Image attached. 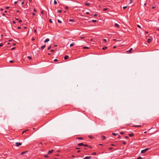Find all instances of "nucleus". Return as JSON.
<instances>
[{"mask_svg":"<svg viewBox=\"0 0 159 159\" xmlns=\"http://www.w3.org/2000/svg\"><path fill=\"white\" fill-rule=\"evenodd\" d=\"M149 149V148H147L144 150H142L141 151V153H144L146 152Z\"/></svg>","mask_w":159,"mask_h":159,"instance_id":"nucleus-1","label":"nucleus"},{"mask_svg":"<svg viewBox=\"0 0 159 159\" xmlns=\"http://www.w3.org/2000/svg\"><path fill=\"white\" fill-rule=\"evenodd\" d=\"M15 143V145L16 147H18L22 144V143L20 142H16Z\"/></svg>","mask_w":159,"mask_h":159,"instance_id":"nucleus-2","label":"nucleus"},{"mask_svg":"<svg viewBox=\"0 0 159 159\" xmlns=\"http://www.w3.org/2000/svg\"><path fill=\"white\" fill-rule=\"evenodd\" d=\"M54 151V150L52 149L49 150L48 153V154H49L51 153H52Z\"/></svg>","mask_w":159,"mask_h":159,"instance_id":"nucleus-3","label":"nucleus"},{"mask_svg":"<svg viewBox=\"0 0 159 159\" xmlns=\"http://www.w3.org/2000/svg\"><path fill=\"white\" fill-rule=\"evenodd\" d=\"M133 48H130L129 50L126 51V52L127 53H130L133 50Z\"/></svg>","mask_w":159,"mask_h":159,"instance_id":"nucleus-4","label":"nucleus"},{"mask_svg":"<svg viewBox=\"0 0 159 159\" xmlns=\"http://www.w3.org/2000/svg\"><path fill=\"white\" fill-rule=\"evenodd\" d=\"M115 26L117 28H119L120 27L119 25L117 23H115Z\"/></svg>","mask_w":159,"mask_h":159,"instance_id":"nucleus-5","label":"nucleus"},{"mask_svg":"<svg viewBox=\"0 0 159 159\" xmlns=\"http://www.w3.org/2000/svg\"><path fill=\"white\" fill-rule=\"evenodd\" d=\"M91 158V156H89V157L86 156V157H84L83 159H90Z\"/></svg>","mask_w":159,"mask_h":159,"instance_id":"nucleus-6","label":"nucleus"},{"mask_svg":"<svg viewBox=\"0 0 159 159\" xmlns=\"http://www.w3.org/2000/svg\"><path fill=\"white\" fill-rule=\"evenodd\" d=\"M106 138V137L105 136H103V135H102V136H101V139L102 140H105Z\"/></svg>","mask_w":159,"mask_h":159,"instance_id":"nucleus-7","label":"nucleus"},{"mask_svg":"<svg viewBox=\"0 0 159 159\" xmlns=\"http://www.w3.org/2000/svg\"><path fill=\"white\" fill-rule=\"evenodd\" d=\"M46 47L45 45H43L41 46V49L42 50H43V49L44 48Z\"/></svg>","mask_w":159,"mask_h":159,"instance_id":"nucleus-8","label":"nucleus"},{"mask_svg":"<svg viewBox=\"0 0 159 159\" xmlns=\"http://www.w3.org/2000/svg\"><path fill=\"white\" fill-rule=\"evenodd\" d=\"M152 40L151 39H148V40H147V42L148 43H151V41H152Z\"/></svg>","mask_w":159,"mask_h":159,"instance_id":"nucleus-9","label":"nucleus"},{"mask_svg":"<svg viewBox=\"0 0 159 159\" xmlns=\"http://www.w3.org/2000/svg\"><path fill=\"white\" fill-rule=\"evenodd\" d=\"M49 41V39H46L44 41V43H46L48 42Z\"/></svg>","mask_w":159,"mask_h":159,"instance_id":"nucleus-10","label":"nucleus"},{"mask_svg":"<svg viewBox=\"0 0 159 159\" xmlns=\"http://www.w3.org/2000/svg\"><path fill=\"white\" fill-rule=\"evenodd\" d=\"M69 57V56H68V55H66L64 57V59H65V60H67Z\"/></svg>","mask_w":159,"mask_h":159,"instance_id":"nucleus-11","label":"nucleus"},{"mask_svg":"<svg viewBox=\"0 0 159 159\" xmlns=\"http://www.w3.org/2000/svg\"><path fill=\"white\" fill-rule=\"evenodd\" d=\"M78 145L79 146H82L84 145V144L83 143H78Z\"/></svg>","mask_w":159,"mask_h":159,"instance_id":"nucleus-12","label":"nucleus"},{"mask_svg":"<svg viewBox=\"0 0 159 159\" xmlns=\"http://www.w3.org/2000/svg\"><path fill=\"white\" fill-rule=\"evenodd\" d=\"M28 151H25L24 152H22L21 153V155H23L26 152H27Z\"/></svg>","mask_w":159,"mask_h":159,"instance_id":"nucleus-13","label":"nucleus"},{"mask_svg":"<svg viewBox=\"0 0 159 159\" xmlns=\"http://www.w3.org/2000/svg\"><path fill=\"white\" fill-rule=\"evenodd\" d=\"M129 137H132L134 135V134L133 133L129 134Z\"/></svg>","mask_w":159,"mask_h":159,"instance_id":"nucleus-14","label":"nucleus"},{"mask_svg":"<svg viewBox=\"0 0 159 159\" xmlns=\"http://www.w3.org/2000/svg\"><path fill=\"white\" fill-rule=\"evenodd\" d=\"M88 137L90 139H93V137L92 135H89Z\"/></svg>","mask_w":159,"mask_h":159,"instance_id":"nucleus-15","label":"nucleus"},{"mask_svg":"<svg viewBox=\"0 0 159 159\" xmlns=\"http://www.w3.org/2000/svg\"><path fill=\"white\" fill-rule=\"evenodd\" d=\"M44 157L45 158H48L49 157V156L46 155H44Z\"/></svg>","mask_w":159,"mask_h":159,"instance_id":"nucleus-16","label":"nucleus"},{"mask_svg":"<svg viewBox=\"0 0 159 159\" xmlns=\"http://www.w3.org/2000/svg\"><path fill=\"white\" fill-rule=\"evenodd\" d=\"M133 126L134 127H141V125H134Z\"/></svg>","mask_w":159,"mask_h":159,"instance_id":"nucleus-17","label":"nucleus"},{"mask_svg":"<svg viewBox=\"0 0 159 159\" xmlns=\"http://www.w3.org/2000/svg\"><path fill=\"white\" fill-rule=\"evenodd\" d=\"M90 3H86L85 4V5H86V6H89L90 5Z\"/></svg>","mask_w":159,"mask_h":159,"instance_id":"nucleus-18","label":"nucleus"},{"mask_svg":"<svg viewBox=\"0 0 159 159\" xmlns=\"http://www.w3.org/2000/svg\"><path fill=\"white\" fill-rule=\"evenodd\" d=\"M77 139H80V140H83V138L82 137H77Z\"/></svg>","mask_w":159,"mask_h":159,"instance_id":"nucleus-19","label":"nucleus"},{"mask_svg":"<svg viewBox=\"0 0 159 159\" xmlns=\"http://www.w3.org/2000/svg\"><path fill=\"white\" fill-rule=\"evenodd\" d=\"M74 45H75V44H74V43H72L71 44H70V47H71L73 46Z\"/></svg>","mask_w":159,"mask_h":159,"instance_id":"nucleus-20","label":"nucleus"},{"mask_svg":"<svg viewBox=\"0 0 159 159\" xmlns=\"http://www.w3.org/2000/svg\"><path fill=\"white\" fill-rule=\"evenodd\" d=\"M107 48V47H104L102 48V49L103 50H106Z\"/></svg>","mask_w":159,"mask_h":159,"instance_id":"nucleus-21","label":"nucleus"},{"mask_svg":"<svg viewBox=\"0 0 159 159\" xmlns=\"http://www.w3.org/2000/svg\"><path fill=\"white\" fill-rule=\"evenodd\" d=\"M83 49H89V48L88 47H83Z\"/></svg>","mask_w":159,"mask_h":159,"instance_id":"nucleus-22","label":"nucleus"},{"mask_svg":"<svg viewBox=\"0 0 159 159\" xmlns=\"http://www.w3.org/2000/svg\"><path fill=\"white\" fill-rule=\"evenodd\" d=\"M91 154L93 155H96V153L95 152H93Z\"/></svg>","mask_w":159,"mask_h":159,"instance_id":"nucleus-23","label":"nucleus"},{"mask_svg":"<svg viewBox=\"0 0 159 159\" xmlns=\"http://www.w3.org/2000/svg\"><path fill=\"white\" fill-rule=\"evenodd\" d=\"M28 130H25L23 131L22 132V134H23L24 133H25V132H26Z\"/></svg>","mask_w":159,"mask_h":159,"instance_id":"nucleus-24","label":"nucleus"},{"mask_svg":"<svg viewBox=\"0 0 159 159\" xmlns=\"http://www.w3.org/2000/svg\"><path fill=\"white\" fill-rule=\"evenodd\" d=\"M61 12H62L61 10H58L57 11V13H61Z\"/></svg>","mask_w":159,"mask_h":159,"instance_id":"nucleus-25","label":"nucleus"},{"mask_svg":"<svg viewBox=\"0 0 159 159\" xmlns=\"http://www.w3.org/2000/svg\"><path fill=\"white\" fill-rule=\"evenodd\" d=\"M57 22L59 23H61V20H57Z\"/></svg>","mask_w":159,"mask_h":159,"instance_id":"nucleus-26","label":"nucleus"},{"mask_svg":"<svg viewBox=\"0 0 159 159\" xmlns=\"http://www.w3.org/2000/svg\"><path fill=\"white\" fill-rule=\"evenodd\" d=\"M133 0H130L129 3L131 4V3H132L133 2Z\"/></svg>","mask_w":159,"mask_h":159,"instance_id":"nucleus-27","label":"nucleus"},{"mask_svg":"<svg viewBox=\"0 0 159 159\" xmlns=\"http://www.w3.org/2000/svg\"><path fill=\"white\" fill-rule=\"evenodd\" d=\"M54 4H57V2L56 1V0H54Z\"/></svg>","mask_w":159,"mask_h":159,"instance_id":"nucleus-28","label":"nucleus"},{"mask_svg":"<svg viewBox=\"0 0 159 159\" xmlns=\"http://www.w3.org/2000/svg\"><path fill=\"white\" fill-rule=\"evenodd\" d=\"M27 57L29 60H30L31 59V57L30 56H28Z\"/></svg>","mask_w":159,"mask_h":159,"instance_id":"nucleus-29","label":"nucleus"},{"mask_svg":"<svg viewBox=\"0 0 159 159\" xmlns=\"http://www.w3.org/2000/svg\"><path fill=\"white\" fill-rule=\"evenodd\" d=\"M49 22H50V23H52V20L51 19H50L49 20Z\"/></svg>","mask_w":159,"mask_h":159,"instance_id":"nucleus-30","label":"nucleus"},{"mask_svg":"<svg viewBox=\"0 0 159 159\" xmlns=\"http://www.w3.org/2000/svg\"><path fill=\"white\" fill-rule=\"evenodd\" d=\"M92 22H97V20H92Z\"/></svg>","mask_w":159,"mask_h":159,"instance_id":"nucleus-31","label":"nucleus"},{"mask_svg":"<svg viewBox=\"0 0 159 159\" xmlns=\"http://www.w3.org/2000/svg\"><path fill=\"white\" fill-rule=\"evenodd\" d=\"M112 135H114V136H116L117 135V134L116 133H112Z\"/></svg>","mask_w":159,"mask_h":159,"instance_id":"nucleus-32","label":"nucleus"},{"mask_svg":"<svg viewBox=\"0 0 159 159\" xmlns=\"http://www.w3.org/2000/svg\"><path fill=\"white\" fill-rule=\"evenodd\" d=\"M69 21H75V20L74 19H70Z\"/></svg>","mask_w":159,"mask_h":159,"instance_id":"nucleus-33","label":"nucleus"},{"mask_svg":"<svg viewBox=\"0 0 159 159\" xmlns=\"http://www.w3.org/2000/svg\"><path fill=\"white\" fill-rule=\"evenodd\" d=\"M137 26L139 28H141V26L139 25H137Z\"/></svg>","mask_w":159,"mask_h":159,"instance_id":"nucleus-34","label":"nucleus"},{"mask_svg":"<svg viewBox=\"0 0 159 159\" xmlns=\"http://www.w3.org/2000/svg\"><path fill=\"white\" fill-rule=\"evenodd\" d=\"M11 63H12L13 62H14V61H13V60H11V61H9Z\"/></svg>","mask_w":159,"mask_h":159,"instance_id":"nucleus-35","label":"nucleus"},{"mask_svg":"<svg viewBox=\"0 0 159 159\" xmlns=\"http://www.w3.org/2000/svg\"><path fill=\"white\" fill-rule=\"evenodd\" d=\"M65 9H68V7L67 6H66L65 7Z\"/></svg>","mask_w":159,"mask_h":159,"instance_id":"nucleus-36","label":"nucleus"},{"mask_svg":"<svg viewBox=\"0 0 159 159\" xmlns=\"http://www.w3.org/2000/svg\"><path fill=\"white\" fill-rule=\"evenodd\" d=\"M137 159H142V158L141 157H138Z\"/></svg>","mask_w":159,"mask_h":159,"instance_id":"nucleus-37","label":"nucleus"},{"mask_svg":"<svg viewBox=\"0 0 159 159\" xmlns=\"http://www.w3.org/2000/svg\"><path fill=\"white\" fill-rule=\"evenodd\" d=\"M83 146H84V147H88V145L87 144H84V145H83Z\"/></svg>","mask_w":159,"mask_h":159,"instance_id":"nucleus-38","label":"nucleus"},{"mask_svg":"<svg viewBox=\"0 0 159 159\" xmlns=\"http://www.w3.org/2000/svg\"><path fill=\"white\" fill-rule=\"evenodd\" d=\"M51 48V46H50L49 47H48V50H49Z\"/></svg>","mask_w":159,"mask_h":159,"instance_id":"nucleus-39","label":"nucleus"},{"mask_svg":"<svg viewBox=\"0 0 159 159\" xmlns=\"http://www.w3.org/2000/svg\"><path fill=\"white\" fill-rule=\"evenodd\" d=\"M3 45V44L2 43H0V48L2 47Z\"/></svg>","mask_w":159,"mask_h":159,"instance_id":"nucleus-40","label":"nucleus"},{"mask_svg":"<svg viewBox=\"0 0 159 159\" xmlns=\"http://www.w3.org/2000/svg\"><path fill=\"white\" fill-rule=\"evenodd\" d=\"M86 14L87 15H89L90 14V13L89 12H86Z\"/></svg>","mask_w":159,"mask_h":159,"instance_id":"nucleus-41","label":"nucleus"},{"mask_svg":"<svg viewBox=\"0 0 159 159\" xmlns=\"http://www.w3.org/2000/svg\"><path fill=\"white\" fill-rule=\"evenodd\" d=\"M107 10V8H105L103 9L104 11H106Z\"/></svg>","mask_w":159,"mask_h":159,"instance_id":"nucleus-42","label":"nucleus"},{"mask_svg":"<svg viewBox=\"0 0 159 159\" xmlns=\"http://www.w3.org/2000/svg\"><path fill=\"white\" fill-rule=\"evenodd\" d=\"M2 16H5V14L4 13H2Z\"/></svg>","mask_w":159,"mask_h":159,"instance_id":"nucleus-43","label":"nucleus"},{"mask_svg":"<svg viewBox=\"0 0 159 159\" xmlns=\"http://www.w3.org/2000/svg\"><path fill=\"white\" fill-rule=\"evenodd\" d=\"M120 133L121 134H124V133L123 132H120Z\"/></svg>","mask_w":159,"mask_h":159,"instance_id":"nucleus-44","label":"nucleus"},{"mask_svg":"<svg viewBox=\"0 0 159 159\" xmlns=\"http://www.w3.org/2000/svg\"><path fill=\"white\" fill-rule=\"evenodd\" d=\"M97 15H97V14H94V16H97Z\"/></svg>","mask_w":159,"mask_h":159,"instance_id":"nucleus-45","label":"nucleus"},{"mask_svg":"<svg viewBox=\"0 0 159 159\" xmlns=\"http://www.w3.org/2000/svg\"><path fill=\"white\" fill-rule=\"evenodd\" d=\"M54 61H57L58 60L57 59H55Z\"/></svg>","mask_w":159,"mask_h":159,"instance_id":"nucleus-46","label":"nucleus"},{"mask_svg":"<svg viewBox=\"0 0 159 159\" xmlns=\"http://www.w3.org/2000/svg\"><path fill=\"white\" fill-rule=\"evenodd\" d=\"M19 22L20 23H21L22 22V21L21 20H19Z\"/></svg>","mask_w":159,"mask_h":159,"instance_id":"nucleus-47","label":"nucleus"},{"mask_svg":"<svg viewBox=\"0 0 159 159\" xmlns=\"http://www.w3.org/2000/svg\"><path fill=\"white\" fill-rule=\"evenodd\" d=\"M17 28L18 29H21V27H20V26H18V27H17Z\"/></svg>","mask_w":159,"mask_h":159,"instance_id":"nucleus-48","label":"nucleus"},{"mask_svg":"<svg viewBox=\"0 0 159 159\" xmlns=\"http://www.w3.org/2000/svg\"><path fill=\"white\" fill-rule=\"evenodd\" d=\"M126 143L125 142V141H123V144H125Z\"/></svg>","mask_w":159,"mask_h":159,"instance_id":"nucleus-49","label":"nucleus"},{"mask_svg":"<svg viewBox=\"0 0 159 159\" xmlns=\"http://www.w3.org/2000/svg\"><path fill=\"white\" fill-rule=\"evenodd\" d=\"M103 41L105 42H106L107 41V40L106 39H103Z\"/></svg>","mask_w":159,"mask_h":159,"instance_id":"nucleus-50","label":"nucleus"},{"mask_svg":"<svg viewBox=\"0 0 159 159\" xmlns=\"http://www.w3.org/2000/svg\"><path fill=\"white\" fill-rule=\"evenodd\" d=\"M54 49H52L51 50V51L52 52H54Z\"/></svg>","mask_w":159,"mask_h":159,"instance_id":"nucleus-51","label":"nucleus"},{"mask_svg":"<svg viewBox=\"0 0 159 159\" xmlns=\"http://www.w3.org/2000/svg\"><path fill=\"white\" fill-rule=\"evenodd\" d=\"M126 7H127V6H125L123 7V8L124 9H125L126 8Z\"/></svg>","mask_w":159,"mask_h":159,"instance_id":"nucleus-52","label":"nucleus"},{"mask_svg":"<svg viewBox=\"0 0 159 159\" xmlns=\"http://www.w3.org/2000/svg\"><path fill=\"white\" fill-rule=\"evenodd\" d=\"M80 38L81 39H84V37L83 36H80Z\"/></svg>","mask_w":159,"mask_h":159,"instance_id":"nucleus-53","label":"nucleus"},{"mask_svg":"<svg viewBox=\"0 0 159 159\" xmlns=\"http://www.w3.org/2000/svg\"><path fill=\"white\" fill-rule=\"evenodd\" d=\"M24 3V2H22L21 3V4L22 5H23Z\"/></svg>","mask_w":159,"mask_h":159,"instance_id":"nucleus-54","label":"nucleus"},{"mask_svg":"<svg viewBox=\"0 0 159 159\" xmlns=\"http://www.w3.org/2000/svg\"><path fill=\"white\" fill-rule=\"evenodd\" d=\"M43 144L42 143H41V142H40L39 143V146L41 145H42Z\"/></svg>","mask_w":159,"mask_h":159,"instance_id":"nucleus-55","label":"nucleus"},{"mask_svg":"<svg viewBox=\"0 0 159 159\" xmlns=\"http://www.w3.org/2000/svg\"><path fill=\"white\" fill-rule=\"evenodd\" d=\"M113 149V148H109L108 149L109 150H111V149Z\"/></svg>","mask_w":159,"mask_h":159,"instance_id":"nucleus-56","label":"nucleus"},{"mask_svg":"<svg viewBox=\"0 0 159 159\" xmlns=\"http://www.w3.org/2000/svg\"><path fill=\"white\" fill-rule=\"evenodd\" d=\"M111 146H116V145L114 144H111Z\"/></svg>","mask_w":159,"mask_h":159,"instance_id":"nucleus-57","label":"nucleus"},{"mask_svg":"<svg viewBox=\"0 0 159 159\" xmlns=\"http://www.w3.org/2000/svg\"><path fill=\"white\" fill-rule=\"evenodd\" d=\"M116 48V46H114L113 47V48Z\"/></svg>","mask_w":159,"mask_h":159,"instance_id":"nucleus-58","label":"nucleus"},{"mask_svg":"<svg viewBox=\"0 0 159 159\" xmlns=\"http://www.w3.org/2000/svg\"><path fill=\"white\" fill-rule=\"evenodd\" d=\"M9 8V7H6V9H8Z\"/></svg>","mask_w":159,"mask_h":159,"instance_id":"nucleus-59","label":"nucleus"},{"mask_svg":"<svg viewBox=\"0 0 159 159\" xmlns=\"http://www.w3.org/2000/svg\"><path fill=\"white\" fill-rule=\"evenodd\" d=\"M41 13L42 14H43V11H41Z\"/></svg>","mask_w":159,"mask_h":159,"instance_id":"nucleus-60","label":"nucleus"},{"mask_svg":"<svg viewBox=\"0 0 159 159\" xmlns=\"http://www.w3.org/2000/svg\"><path fill=\"white\" fill-rule=\"evenodd\" d=\"M76 149H80V148H77V147H76Z\"/></svg>","mask_w":159,"mask_h":159,"instance_id":"nucleus-61","label":"nucleus"},{"mask_svg":"<svg viewBox=\"0 0 159 159\" xmlns=\"http://www.w3.org/2000/svg\"><path fill=\"white\" fill-rule=\"evenodd\" d=\"M17 3V1H16L14 2L15 4H16Z\"/></svg>","mask_w":159,"mask_h":159,"instance_id":"nucleus-62","label":"nucleus"},{"mask_svg":"<svg viewBox=\"0 0 159 159\" xmlns=\"http://www.w3.org/2000/svg\"><path fill=\"white\" fill-rule=\"evenodd\" d=\"M155 7L153 6V7H152V9H154Z\"/></svg>","mask_w":159,"mask_h":159,"instance_id":"nucleus-63","label":"nucleus"},{"mask_svg":"<svg viewBox=\"0 0 159 159\" xmlns=\"http://www.w3.org/2000/svg\"><path fill=\"white\" fill-rule=\"evenodd\" d=\"M80 152V150H79V151H77V152H78V153H79V152Z\"/></svg>","mask_w":159,"mask_h":159,"instance_id":"nucleus-64","label":"nucleus"}]
</instances>
